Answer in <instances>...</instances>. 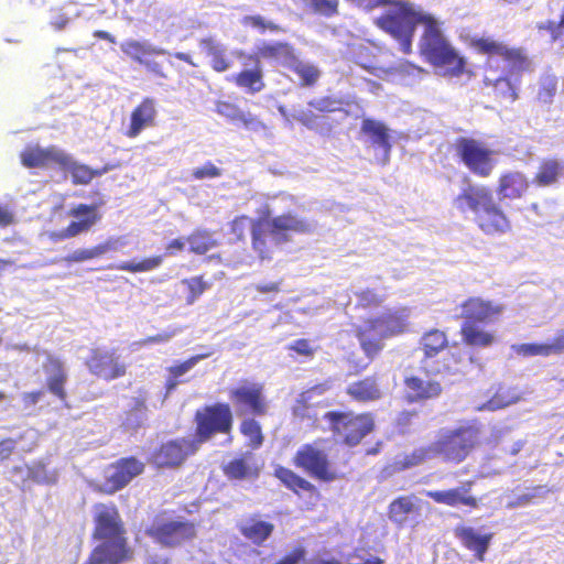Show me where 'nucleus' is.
Segmentation results:
<instances>
[{
  "label": "nucleus",
  "mask_w": 564,
  "mask_h": 564,
  "mask_svg": "<svg viewBox=\"0 0 564 564\" xmlns=\"http://www.w3.org/2000/svg\"><path fill=\"white\" fill-rule=\"evenodd\" d=\"M248 224L250 225L251 248L261 260H270L275 247L290 242V234L305 235L313 229L307 219L285 213L272 218L252 219L246 215L237 216L229 225L230 232L238 240H242Z\"/></svg>",
  "instance_id": "f257e3e1"
},
{
  "label": "nucleus",
  "mask_w": 564,
  "mask_h": 564,
  "mask_svg": "<svg viewBox=\"0 0 564 564\" xmlns=\"http://www.w3.org/2000/svg\"><path fill=\"white\" fill-rule=\"evenodd\" d=\"M479 429L474 425L442 430L433 443L414 448L405 455L404 466H416L435 457H441L446 463L459 464L479 444Z\"/></svg>",
  "instance_id": "f03ea898"
},
{
  "label": "nucleus",
  "mask_w": 564,
  "mask_h": 564,
  "mask_svg": "<svg viewBox=\"0 0 564 564\" xmlns=\"http://www.w3.org/2000/svg\"><path fill=\"white\" fill-rule=\"evenodd\" d=\"M453 204L462 214L471 212L476 226L485 235H503L511 230L508 215L495 202L487 186L468 185L458 193Z\"/></svg>",
  "instance_id": "7ed1b4c3"
},
{
  "label": "nucleus",
  "mask_w": 564,
  "mask_h": 564,
  "mask_svg": "<svg viewBox=\"0 0 564 564\" xmlns=\"http://www.w3.org/2000/svg\"><path fill=\"white\" fill-rule=\"evenodd\" d=\"M423 26L419 44L421 55L432 66L442 68L444 75L462 76L465 73L466 61L445 37L441 23L430 15Z\"/></svg>",
  "instance_id": "20e7f679"
},
{
  "label": "nucleus",
  "mask_w": 564,
  "mask_h": 564,
  "mask_svg": "<svg viewBox=\"0 0 564 564\" xmlns=\"http://www.w3.org/2000/svg\"><path fill=\"white\" fill-rule=\"evenodd\" d=\"M386 7L389 9L377 17L373 24L398 41L402 53L410 54L416 26L423 25L431 14L415 10L404 0H389Z\"/></svg>",
  "instance_id": "39448f33"
},
{
  "label": "nucleus",
  "mask_w": 564,
  "mask_h": 564,
  "mask_svg": "<svg viewBox=\"0 0 564 564\" xmlns=\"http://www.w3.org/2000/svg\"><path fill=\"white\" fill-rule=\"evenodd\" d=\"M328 431L341 445L356 447L376 429L375 415L371 412L328 411L323 415Z\"/></svg>",
  "instance_id": "423d86ee"
},
{
  "label": "nucleus",
  "mask_w": 564,
  "mask_h": 564,
  "mask_svg": "<svg viewBox=\"0 0 564 564\" xmlns=\"http://www.w3.org/2000/svg\"><path fill=\"white\" fill-rule=\"evenodd\" d=\"M470 47L488 58L499 57L506 65L507 75L519 80L524 73L533 72V63L522 47L509 46L491 36L474 37Z\"/></svg>",
  "instance_id": "0eeeda50"
},
{
  "label": "nucleus",
  "mask_w": 564,
  "mask_h": 564,
  "mask_svg": "<svg viewBox=\"0 0 564 564\" xmlns=\"http://www.w3.org/2000/svg\"><path fill=\"white\" fill-rule=\"evenodd\" d=\"M195 434L193 440L200 447L216 435H227L232 442L234 414L226 402H216L198 409L194 414Z\"/></svg>",
  "instance_id": "6e6552de"
},
{
  "label": "nucleus",
  "mask_w": 564,
  "mask_h": 564,
  "mask_svg": "<svg viewBox=\"0 0 564 564\" xmlns=\"http://www.w3.org/2000/svg\"><path fill=\"white\" fill-rule=\"evenodd\" d=\"M322 442L323 440H316L300 446L293 455V465L323 482L344 478L345 474L334 467L328 453L321 446Z\"/></svg>",
  "instance_id": "1a4fd4ad"
},
{
  "label": "nucleus",
  "mask_w": 564,
  "mask_h": 564,
  "mask_svg": "<svg viewBox=\"0 0 564 564\" xmlns=\"http://www.w3.org/2000/svg\"><path fill=\"white\" fill-rule=\"evenodd\" d=\"M144 534L163 547L174 549L192 542L197 536V527L189 520L156 516Z\"/></svg>",
  "instance_id": "9d476101"
},
{
  "label": "nucleus",
  "mask_w": 564,
  "mask_h": 564,
  "mask_svg": "<svg viewBox=\"0 0 564 564\" xmlns=\"http://www.w3.org/2000/svg\"><path fill=\"white\" fill-rule=\"evenodd\" d=\"M455 154L468 171L481 178L489 177L496 166L494 151L482 141L459 137L454 142Z\"/></svg>",
  "instance_id": "9b49d317"
},
{
  "label": "nucleus",
  "mask_w": 564,
  "mask_h": 564,
  "mask_svg": "<svg viewBox=\"0 0 564 564\" xmlns=\"http://www.w3.org/2000/svg\"><path fill=\"white\" fill-rule=\"evenodd\" d=\"M199 447L193 438L178 437L161 443L150 455L149 463L158 468H177L195 455Z\"/></svg>",
  "instance_id": "f8f14e48"
},
{
  "label": "nucleus",
  "mask_w": 564,
  "mask_h": 564,
  "mask_svg": "<svg viewBox=\"0 0 564 564\" xmlns=\"http://www.w3.org/2000/svg\"><path fill=\"white\" fill-rule=\"evenodd\" d=\"M144 468V463L134 456L121 457L108 466V474L105 476L98 491L105 495H113L140 476Z\"/></svg>",
  "instance_id": "ddd939ff"
},
{
  "label": "nucleus",
  "mask_w": 564,
  "mask_h": 564,
  "mask_svg": "<svg viewBox=\"0 0 564 564\" xmlns=\"http://www.w3.org/2000/svg\"><path fill=\"white\" fill-rule=\"evenodd\" d=\"M229 398L240 415L264 416L269 412L264 387L260 382L234 387L229 390Z\"/></svg>",
  "instance_id": "4468645a"
},
{
  "label": "nucleus",
  "mask_w": 564,
  "mask_h": 564,
  "mask_svg": "<svg viewBox=\"0 0 564 564\" xmlns=\"http://www.w3.org/2000/svg\"><path fill=\"white\" fill-rule=\"evenodd\" d=\"M68 215L77 220L70 221L64 229L50 231L47 237L51 241L59 242L87 232L101 218L97 204H78L68 212Z\"/></svg>",
  "instance_id": "2eb2a0df"
},
{
  "label": "nucleus",
  "mask_w": 564,
  "mask_h": 564,
  "mask_svg": "<svg viewBox=\"0 0 564 564\" xmlns=\"http://www.w3.org/2000/svg\"><path fill=\"white\" fill-rule=\"evenodd\" d=\"M90 373L106 381H111L126 376L127 366L120 361L113 349H91L85 361Z\"/></svg>",
  "instance_id": "dca6fc26"
},
{
  "label": "nucleus",
  "mask_w": 564,
  "mask_h": 564,
  "mask_svg": "<svg viewBox=\"0 0 564 564\" xmlns=\"http://www.w3.org/2000/svg\"><path fill=\"white\" fill-rule=\"evenodd\" d=\"M94 510V539L106 540V538L127 535L124 523L115 503H97Z\"/></svg>",
  "instance_id": "f3484780"
},
{
  "label": "nucleus",
  "mask_w": 564,
  "mask_h": 564,
  "mask_svg": "<svg viewBox=\"0 0 564 564\" xmlns=\"http://www.w3.org/2000/svg\"><path fill=\"white\" fill-rule=\"evenodd\" d=\"M121 52L132 62L143 66L150 74L166 78V74L160 63L152 61L154 55L165 54V50L151 45L145 41L127 40L120 44Z\"/></svg>",
  "instance_id": "a211bd4d"
},
{
  "label": "nucleus",
  "mask_w": 564,
  "mask_h": 564,
  "mask_svg": "<svg viewBox=\"0 0 564 564\" xmlns=\"http://www.w3.org/2000/svg\"><path fill=\"white\" fill-rule=\"evenodd\" d=\"M93 549L84 564H120L131 558L127 535L106 538Z\"/></svg>",
  "instance_id": "6ab92c4d"
},
{
  "label": "nucleus",
  "mask_w": 564,
  "mask_h": 564,
  "mask_svg": "<svg viewBox=\"0 0 564 564\" xmlns=\"http://www.w3.org/2000/svg\"><path fill=\"white\" fill-rule=\"evenodd\" d=\"M21 164L26 169H46L50 166L65 165L67 153L55 145L41 148L29 145L20 153Z\"/></svg>",
  "instance_id": "aec40b11"
},
{
  "label": "nucleus",
  "mask_w": 564,
  "mask_h": 564,
  "mask_svg": "<svg viewBox=\"0 0 564 564\" xmlns=\"http://www.w3.org/2000/svg\"><path fill=\"white\" fill-rule=\"evenodd\" d=\"M403 384L404 399L410 404H424L437 399L443 392L442 383L430 377L411 375L404 378Z\"/></svg>",
  "instance_id": "412c9836"
},
{
  "label": "nucleus",
  "mask_w": 564,
  "mask_h": 564,
  "mask_svg": "<svg viewBox=\"0 0 564 564\" xmlns=\"http://www.w3.org/2000/svg\"><path fill=\"white\" fill-rule=\"evenodd\" d=\"M460 307L464 321H470L474 324L494 323L505 310L503 305L478 296L468 297Z\"/></svg>",
  "instance_id": "4be33fe9"
},
{
  "label": "nucleus",
  "mask_w": 564,
  "mask_h": 564,
  "mask_svg": "<svg viewBox=\"0 0 564 564\" xmlns=\"http://www.w3.org/2000/svg\"><path fill=\"white\" fill-rule=\"evenodd\" d=\"M471 487L473 481L468 480L459 487L427 491L426 496L438 505L451 508L466 507L473 510L479 507V499L473 495Z\"/></svg>",
  "instance_id": "5701e85b"
},
{
  "label": "nucleus",
  "mask_w": 564,
  "mask_h": 564,
  "mask_svg": "<svg viewBox=\"0 0 564 564\" xmlns=\"http://www.w3.org/2000/svg\"><path fill=\"white\" fill-rule=\"evenodd\" d=\"M158 110L154 99L143 98L131 111L129 124L123 134L129 139H135L148 128H152L156 122Z\"/></svg>",
  "instance_id": "b1692460"
},
{
  "label": "nucleus",
  "mask_w": 564,
  "mask_h": 564,
  "mask_svg": "<svg viewBox=\"0 0 564 564\" xmlns=\"http://www.w3.org/2000/svg\"><path fill=\"white\" fill-rule=\"evenodd\" d=\"M454 535L460 545L470 551L478 562H484L486 553L490 546L494 533H479L469 525H457L454 528Z\"/></svg>",
  "instance_id": "393cba45"
},
{
  "label": "nucleus",
  "mask_w": 564,
  "mask_h": 564,
  "mask_svg": "<svg viewBox=\"0 0 564 564\" xmlns=\"http://www.w3.org/2000/svg\"><path fill=\"white\" fill-rule=\"evenodd\" d=\"M530 188L528 177L519 171L501 173L498 178L496 193L503 199H520Z\"/></svg>",
  "instance_id": "a878e982"
},
{
  "label": "nucleus",
  "mask_w": 564,
  "mask_h": 564,
  "mask_svg": "<svg viewBox=\"0 0 564 564\" xmlns=\"http://www.w3.org/2000/svg\"><path fill=\"white\" fill-rule=\"evenodd\" d=\"M346 394L359 403L375 402L383 395L379 378L375 375L366 376L348 384Z\"/></svg>",
  "instance_id": "bb28decb"
},
{
  "label": "nucleus",
  "mask_w": 564,
  "mask_h": 564,
  "mask_svg": "<svg viewBox=\"0 0 564 564\" xmlns=\"http://www.w3.org/2000/svg\"><path fill=\"white\" fill-rule=\"evenodd\" d=\"M225 477L232 481L254 480L259 477L260 469L252 462L251 453H245L234 457L221 467Z\"/></svg>",
  "instance_id": "cd10ccee"
},
{
  "label": "nucleus",
  "mask_w": 564,
  "mask_h": 564,
  "mask_svg": "<svg viewBox=\"0 0 564 564\" xmlns=\"http://www.w3.org/2000/svg\"><path fill=\"white\" fill-rule=\"evenodd\" d=\"M44 369L48 373L46 378L47 390L59 401L65 402L67 399L65 386L68 376L63 361L58 357L48 355Z\"/></svg>",
  "instance_id": "c85d7f7f"
},
{
  "label": "nucleus",
  "mask_w": 564,
  "mask_h": 564,
  "mask_svg": "<svg viewBox=\"0 0 564 564\" xmlns=\"http://www.w3.org/2000/svg\"><path fill=\"white\" fill-rule=\"evenodd\" d=\"M295 54V47L289 42H262L257 47L256 56H250L249 58L272 61L288 67Z\"/></svg>",
  "instance_id": "c756f323"
},
{
  "label": "nucleus",
  "mask_w": 564,
  "mask_h": 564,
  "mask_svg": "<svg viewBox=\"0 0 564 564\" xmlns=\"http://www.w3.org/2000/svg\"><path fill=\"white\" fill-rule=\"evenodd\" d=\"M273 476L279 479L286 489L297 496H301V494H307L310 497L319 496L318 488L313 482L300 476L291 468L278 465L273 470Z\"/></svg>",
  "instance_id": "7c9ffc66"
},
{
  "label": "nucleus",
  "mask_w": 564,
  "mask_h": 564,
  "mask_svg": "<svg viewBox=\"0 0 564 564\" xmlns=\"http://www.w3.org/2000/svg\"><path fill=\"white\" fill-rule=\"evenodd\" d=\"M355 337L370 361L377 358L384 347L386 337H381L376 327L367 319L355 328Z\"/></svg>",
  "instance_id": "2f4dec72"
},
{
  "label": "nucleus",
  "mask_w": 564,
  "mask_h": 564,
  "mask_svg": "<svg viewBox=\"0 0 564 564\" xmlns=\"http://www.w3.org/2000/svg\"><path fill=\"white\" fill-rule=\"evenodd\" d=\"M420 510V499L414 495L399 496L388 506V518L398 527H403L411 517H417Z\"/></svg>",
  "instance_id": "473e14b6"
},
{
  "label": "nucleus",
  "mask_w": 564,
  "mask_h": 564,
  "mask_svg": "<svg viewBox=\"0 0 564 564\" xmlns=\"http://www.w3.org/2000/svg\"><path fill=\"white\" fill-rule=\"evenodd\" d=\"M240 534L254 545H262L273 533L274 524L251 516L238 525Z\"/></svg>",
  "instance_id": "72a5a7b5"
},
{
  "label": "nucleus",
  "mask_w": 564,
  "mask_h": 564,
  "mask_svg": "<svg viewBox=\"0 0 564 564\" xmlns=\"http://www.w3.org/2000/svg\"><path fill=\"white\" fill-rule=\"evenodd\" d=\"M367 321L376 327L381 337L386 338L402 334L406 329L405 316L395 311L367 318Z\"/></svg>",
  "instance_id": "f704fd0d"
},
{
  "label": "nucleus",
  "mask_w": 564,
  "mask_h": 564,
  "mask_svg": "<svg viewBox=\"0 0 564 564\" xmlns=\"http://www.w3.org/2000/svg\"><path fill=\"white\" fill-rule=\"evenodd\" d=\"M216 112L231 121L240 122L245 128L251 130H258L264 128L261 120L252 116L249 112H243L237 105L226 100H219L216 102Z\"/></svg>",
  "instance_id": "c9c22d12"
},
{
  "label": "nucleus",
  "mask_w": 564,
  "mask_h": 564,
  "mask_svg": "<svg viewBox=\"0 0 564 564\" xmlns=\"http://www.w3.org/2000/svg\"><path fill=\"white\" fill-rule=\"evenodd\" d=\"M199 46L210 58V67L216 73H224L231 67V61L226 54V48L213 37L200 39Z\"/></svg>",
  "instance_id": "e433bc0d"
},
{
  "label": "nucleus",
  "mask_w": 564,
  "mask_h": 564,
  "mask_svg": "<svg viewBox=\"0 0 564 564\" xmlns=\"http://www.w3.org/2000/svg\"><path fill=\"white\" fill-rule=\"evenodd\" d=\"M59 167L69 172L72 183L74 185H87L95 177L101 176L102 174L107 173L110 170L109 166H104L99 170H94L86 164H82L74 161L69 154H67L66 164L61 165Z\"/></svg>",
  "instance_id": "4c0bfd02"
},
{
  "label": "nucleus",
  "mask_w": 564,
  "mask_h": 564,
  "mask_svg": "<svg viewBox=\"0 0 564 564\" xmlns=\"http://www.w3.org/2000/svg\"><path fill=\"white\" fill-rule=\"evenodd\" d=\"M230 80L240 88L246 89L250 94H256L264 88L263 72L259 65V61L256 59V65L250 69H242L239 73L232 75Z\"/></svg>",
  "instance_id": "58836bf2"
},
{
  "label": "nucleus",
  "mask_w": 564,
  "mask_h": 564,
  "mask_svg": "<svg viewBox=\"0 0 564 564\" xmlns=\"http://www.w3.org/2000/svg\"><path fill=\"white\" fill-rule=\"evenodd\" d=\"M513 76L501 75L497 78H484V85L492 90L497 99L514 102L519 99L517 86L512 83Z\"/></svg>",
  "instance_id": "ea45409f"
},
{
  "label": "nucleus",
  "mask_w": 564,
  "mask_h": 564,
  "mask_svg": "<svg viewBox=\"0 0 564 564\" xmlns=\"http://www.w3.org/2000/svg\"><path fill=\"white\" fill-rule=\"evenodd\" d=\"M460 336L467 346L488 347L494 344L495 335L479 327L470 321H464L460 326Z\"/></svg>",
  "instance_id": "a19ab883"
},
{
  "label": "nucleus",
  "mask_w": 564,
  "mask_h": 564,
  "mask_svg": "<svg viewBox=\"0 0 564 564\" xmlns=\"http://www.w3.org/2000/svg\"><path fill=\"white\" fill-rule=\"evenodd\" d=\"M361 131L370 138L371 144L376 148L384 150L389 154L391 150L390 137L388 128L379 121L367 118L361 122Z\"/></svg>",
  "instance_id": "79ce46f5"
},
{
  "label": "nucleus",
  "mask_w": 564,
  "mask_h": 564,
  "mask_svg": "<svg viewBox=\"0 0 564 564\" xmlns=\"http://www.w3.org/2000/svg\"><path fill=\"white\" fill-rule=\"evenodd\" d=\"M562 164L556 159H544L540 163L533 182L538 186H550L555 184L562 174Z\"/></svg>",
  "instance_id": "37998d69"
},
{
  "label": "nucleus",
  "mask_w": 564,
  "mask_h": 564,
  "mask_svg": "<svg viewBox=\"0 0 564 564\" xmlns=\"http://www.w3.org/2000/svg\"><path fill=\"white\" fill-rule=\"evenodd\" d=\"M286 68L291 69L299 76L300 85L302 87H312L316 85L321 77L319 68L312 63L301 61L297 57V54L294 55L293 61L288 65Z\"/></svg>",
  "instance_id": "c03bdc74"
},
{
  "label": "nucleus",
  "mask_w": 564,
  "mask_h": 564,
  "mask_svg": "<svg viewBox=\"0 0 564 564\" xmlns=\"http://www.w3.org/2000/svg\"><path fill=\"white\" fill-rule=\"evenodd\" d=\"M420 344L424 356L432 358L448 346V339L445 332L433 328L422 336Z\"/></svg>",
  "instance_id": "a18cd8bd"
},
{
  "label": "nucleus",
  "mask_w": 564,
  "mask_h": 564,
  "mask_svg": "<svg viewBox=\"0 0 564 564\" xmlns=\"http://www.w3.org/2000/svg\"><path fill=\"white\" fill-rule=\"evenodd\" d=\"M239 432L247 438V446L251 449H258L264 443L262 426L256 416L243 417L239 424Z\"/></svg>",
  "instance_id": "49530a36"
},
{
  "label": "nucleus",
  "mask_w": 564,
  "mask_h": 564,
  "mask_svg": "<svg viewBox=\"0 0 564 564\" xmlns=\"http://www.w3.org/2000/svg\"><path fill=\"white\" fill-rule=\"evenodd\" d=\"M185 241L189 246V251L195 254H205L210 249L218 246L212 232L206 229L194 230L186 237Z\"/></svg>",
  "instance_id": "de8ad7c7"
},
{
  "label": "nucleus",
  "mask_w": 564,
  "mask_h": 564,
  "mask_svg": "<svg viewBox=\"0 0 564 564\" xmlns=\"http://www.w3.org/2000/svg\"><path fill=\"white\" fill-rule=\"evenodd\" d=\"M340 100L330 97V96H323L319 98L312 99L308 101V107L312 109L308 112H303L301 116V121L308 126L312 121L313 111L318 113H328V112H335L340 110Z\"/></svg>",
  "instance_id": "09e8293b"
},
{
  "label": "nucleus",
  "mask_w": 564,
  "mask_h": 564,
  "mask_svg": "<svg viewBox=\"0 0 564 564\" xmlns=\"http://www.w3.org/2000/svg\"><path fill=\"white\" fill-rule=\"evenodd\" d=\"M164 256L156 254L152 257L144 258L140 261H124L115 267V269L120 271H126L130 273H140V272H149L158 269L163 263Z\"/></svg>",
  "instance_id": "8fccbe9b"
},
{
  "label": "nucleus",
  "mask_w": 564,
  "mask_h": 564,
  "mask_svg": "<svg viewBox=\"0 0 564 564\" xmlns=\"http://www.w3.org/2000/svg\"><path fill=\"white\" fill-rule=\"evenodd\" d=\"M182 284L187 289L186 304L188 305L194 304L212 285L204 275L183 279Z\"/></svg>",
  "instance_id": "3c124183"
},
{
  "label": "nucleus",
  "mask_w": 564,
  "mask_h": 564,
  "mask_svg": "<svg viewBox=\"0 0 564 564\" xmlns=\"http://www.w3.org/2000/svg\"><path fill=\"white\" fill-rule=\"evenodd\" d=\"M557 79L555 76L545 75L539 80L536 100L541 104H551L556 95Z\"/></svg>",
  "instance_id": "603ef678"
},
{
  "label": "nucleus",
  "mask_w": 564,
  "mask_h": 564,
  "mask_svg": "<svg viewBox=\"0 0 564 564\" xmlns=\"http://www.w3.org/2000/svg\"><path fill=\"white\" fill-rule=\"evenodd\" d=\"M514 351L518 355L530 357V356H550L553 355L551 343L550 344H520L514 347Z\"/></svg>",
  "instance_id": "864d4df0"
},
{
  "label": "nucleus",
  "mask_w": 564,
  "mask_h": 564,
  "mask_svg": "<svg viewBox=\"0 0 564 564\" xmlns=\"http://www.w3.org/2000/svg\"><path fill=\"white\" fill-rule=\"evenodd\" d=\"M242 23L246 26L258 29L261 33H264L267 30L274 33L283 31L279 24L265 21L264 18L259 14L245 17Z\"/></svg>",
  "instance_id": "5fc2aeb1"
},
{
  "label": "nucleus",
  "mask_w": 564,
  "mask_h": 564,
  "mask_svg": "<svg viewBox=\"0 0 564 564\" xmlns=\"http://www.w3.org/2000/svg\"><path fill=\"white\" fill-rule=\"evenodd\" d=\"M307 550L304 545L297 544L288 553L276 560L273 564H306Z\"/></svg>",
  "instance_id": "6e6d98bb"
},
{
  "label": "nucleus",
  "mask_w": 564,
  "mask_h": 564,
  "mask_svg": "<svg viewBox=\"0 0 564 564\" xmlns=\"http://www.w3.org/2000/svg\"><path fill=\"white\" fill-rule=\"evenodd\" d=\"M288 350L305 358H313L317 348L313 346L311 339L300 338L291 343L288 346Z\"/></svg>",
  "instance_id": "4d7b16f0"
},
{
  "label": "nucleus",
  "mask_w": 564,
  "mask_h": 564,
  "mask_svg": "<svg viewBox=\"0 0 564 564\" xmlns=\"http://www.w3.org/2000/svg\"><path fill=\"white\" fill-rule=\"evenodd\" d=\"M313 11L324 17H333L338 13V0H311Z\"/></svg>",
  "instance_id": "13d9d810"
},
{
  "label": "nucleus",
  "mask_w": 564,
  "mask_h": 564,
  "mask_svg": "<svg viewBox=\"0 0 564 564\" xmlns=\"http://www.w3.org/2000/svg\"><path fill=\"white\" fill-rule=\"evenodd\" d=\"M204 357H206V355L192 356L183 362L169 367L167 372L176 378H180L189 371Z\"/></svg>",
  "instance_id": "bf43d9fd"
},
{
  "label": "nucleus",
  "mask_w": 564,
  "mask_h": 564,
  "mask_svg": "<svg viewBox=\"0 0 564 564\" xmlns=\"http://www.w3.org/2000/svg\"><path fill=\"white\" fill-rule=\"evenodd\" d=\"M192 175L195 180L215 178L221 175V171L212 162H206L203 166L194 169Z\"/></svg>",
  "instance_id": "052dcab7"
},
{
  "label": "nucleus",
  "mask_w": 564,
  "mask_h": 564,
  "mask_svg": "<svg viewBox=\"0 0 564 564\" xmlns=\"http://www.w3.org/2000/svg\"><path fill=\"white\" fill-rule=\"evenodd\" d=\"M115 249H116V241L109 239V240L101 242L99 245H96L91 248H87L88 259L93 260V259L99 258L102 254L107 253L108 251H111Z\"/></svg>",
  "instance_id": "680f3d73"
},
{
  "label": "nucleus",
  "mask_w": 564,
  "mask_h": 564,
  "mask_svg": "<svg viewBox=\"0 0 564 564\" xmlns=\"http://www.w3.org/2000/svg\"><path fill=\"white\" fill-rule=\"evenodd\" d=\"M115 249H116V241L109 239V240L101 242L99 245H96L91 248H87L88 259L93 260V259L99 258L102 254L107 253L108 251H111Z\"/></svg>",
  "instance_id": "e2e57ef3"
},
{
  "label": "nucleus",
  "mask_w": 564,
  "mask_h": 564,
  "mask_svg": "<svg viewBox=\"0 0 564 564\" xmlns=\"http://www.w3.org/2000/svg\"><path fill=\"white\" fill-rule=\"evenodd\" d=\"M17 441L13 438H3L0 441V462L7 460L15 449Z\"/></svg>",
  "instance_id": "0e129e2a"
},
{
  "label": "nucleus",
  "mask_w": 564,
  "mask_h": 564,
  "mask_svg": "<svg viewBox=\"0 0 564 564\" xmlns=\"http://www.w3.org/2000/svg\"><path fill=\"white\" fill-rule=\"evenodd\" d=\"M64 260L67 262V263H77V262H84V261H88V250L87 248L85 249H77L75 251H73L72 253L67 254Z\"/></svg>",
  "instance_id": "69168bd1"
},
{
  "label": "nucleus",
  "mask_w": 564,
  "mask_h": 564,
  "mask_svg": "<svg viewBox=\"0 0 564 564\" xmlns=\"http://www.w3.org/2000/svg\"><path fill=\"white\" fill-rule=\"evenodd\" d=\"M42 397V390L30 391L22 394V401L25 406H32L35 405Z\"/></svg>",
  "instance_id": "338daca9"
},
{
  "label": "nucleus",
  "mask_w": 564,
  "mask_h": 564,
  "mask_svg": "<svg viewBox=\"0 0 564 564\" xmlns=\"http://www.w3.org/2000/svg\"><path fill=\"white\" fill-rule=\"evenodd\" d=\"M551 348L553 354H561L564 350V329L553 338Z\"/></svg>",
  "instance_id": "774afa93"
}]
</instances>
